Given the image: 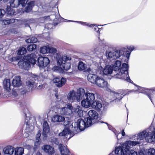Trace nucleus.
Returning a JSON list of instances; mask_svg holds the SVG:
<instances>
[{
    "label": "nucleus",
    "instance_id": "55",
    "mask_svg": "<svg viewBox=\"0 0 155 155\" xmlns=\"http://www.w3.org/2000/svg\"><path fill=\"white\" fill-rule=\"evenodd\" d=\"M125 80H126L127 81L129 82H130L131 80L130 79L129 76L127 77L126 78Z\"/></svg>",
    "mask_w": 155,
    "mask_h": 155
},
{
    "label": "nucleus",
    "instance_id": "45",
    "mask_svg": "<svg viewBox=\"0 0 155 155\" xmlns=\"http://www.w3.org/2000/svg\"><path fill=\"white\" fill-rule=\"evenodd\" d=\"M36 48V46L35 44L29 45L27 48L28 50L29 51H32Z\"/></svg>",
    "mask_w": 155,
    "mask_h": 155
},
{
    "label": "nucleus",
    "instance_id": "8",
    "mask_svg": "<svg viewBox=\"0 0 155 155\" xmlns=\"http://www.w3.org/2000/svg\"><path fill=\"white\" fill-rule=\"evenodd\" d=\"M147 135L146 137V140L147 142H152L155 141V128L152 131L150 130V128L147 129Z\"/></svg>",
    "mask_w": 155,
    "mask_h": 155
},
{
    "label": "nucleus",
    "instance_id": "50",
    "mask_svg": "<svg viewBox=\"0 0 155 155\" xmlns=\"http://www.w3.org/2000/svg\"><path fill=\"white\" fill-rule=\"evenodd\" d=\"M19 60V58L17 57H13L12 58H10L9 60L11 61H18Z\"/></svg>",
    "mask_w": 155,
    "mask_h": 155
},
{
    "label": "nucleus",
    "instance_id": "36",
    "mask_svg": "<svg viewBox=\"0 0 155 155\" xmlns=\"http://www.w3.org/2000/svg\"><path fill=\"white\" fill-rule=\"evenodd\" d=\"M75 111L77 112L78 115L79 117H81L83 115V111L81 107L79 106H77L75 109Z\"/></svg>",
    "mask_w": 155,
    "mask_h": 155
},
{
    "label": "nucleus",
    "instance_id": "20",
    "mask_svg": "<svg viewBox=\"0 0 155 155\" xmlns=\"http://www.w3.org/2000/svg\"><path fill=\"white\" fill-rule=\"evenodd\" d=\"M78 127L81 130H84L87 127L84 119H79L77 123Z\"/></svg>",
    "mask_w": 155,
    "mask_h": 155
},
{
    "label": "nucleus",
    "instance_id": "11",
    "mask_svg": "<svg viewBox=\"0 0 155 155\" xmlns=\"http://www.w3.org/2000/svg\"><path fill=\"white\" fill-rule=\"evenodd\" d=\"M148 132L147 131V129H146L138 134L136 144L140 143L143 141L144 139H146L147 132Z\"/></svg>",
    "mask_w": 155,
    "mask_h": 155
},
{
    "label": "nucleus",
    "instance_id": "46",
    "mask_svg": "<svg viewBox=\"0 0 155 155\" xmlns=\"http://www.w3.org/2000/svg\"><path fill=\"white\" fill-rule=\"evenodd\" d=\"M147 154L148 155H155V149L153 148H150L148 150Z\"/></svg>",
    "mask_w": 155,
    "mask_h": 155
},
{
    "label": "nucleus",
    "instance_id": "25",
    "mask_svg": "<svg viewBox=\"0 0 155 155\" xmlns=\"http://www.w3.org/2000/svg\"><path fill=\"white\" fill-rule=\"evenodd\" d=\"M91 106L93 108L99 110L102 107V105L101 101H95L93 102L91 104Z\"/></svg>",
    "mask_w": 155,
    "mask_h": 155
},
{
    "label": "nucleus",
    "instance_id": "12",
    "mask_svg": "<svg viewBox=\"0 0 155 155\" xmlns=\"http://www.w3.org/2000/svg\"><path fill=\"white\" fill-rule=\"evenodd\" d=\"M36 77H31L26 83V87L28 88V91H31L35 87V83L36 80Z\"/></svg>",
    "mask_w": 155,
    "mask_h": 155
},
{
    "label": "nucleus",
    "instance_id": "37",
    "mask_svg": "<svg viewBox=\"0 0 155 155\" xmlns=\"http://www.w3.org/2000/svg\"><path fill=\"white\" fill-rule=\"evenodd\" d=\"M24 149L21 147H17L15 150V155H22L24 153Z\"/></svg>",
    "mask_w": 155,
    "mask_h": 155
},
{
    "label": "nucleus",
    "instance_id": "35",
    "mask_svg": "<svg viewBox=\"0 0 155 155\" xmlns=\"http://www.w3.org/2000/svg\"><path fill=\"white\" fill-rule=\"evenodd\" d=\"M70 133V130L69 128H65L61 133L59 134V135L60 136H64L67 138V137H66V136L69 134Z\"/></svg>",
    "mask_w": 155,
    "mask_h": 155
},
{
    "label": "nucleus",
    "instance_id": "15",
    "mask_svg": "<svg viewBox=\"0 0 155 155\" xmlns=\"http://www.w3.org/2000/svg\"><path fill=\"white\" fill-rule=\"evenodd\" d=\"M66 81V79L63 78H62L61 79L58 78H55L53 80V82L55 83V85L58 87H61L64 85Z\"/></svg>",
    "mask_w": 155,
    "mask_h": 155
},
{
    "label": "nucleus",
    "instance_id": "58",
    "mask_svg": "<svg viewBox=\"0 0 155 155\" xmlns=\"http://www.w3.org/2000/svg\"><path fill=\"white\" fill-rule=\"evenodd\" d=\"M36 155H42L40 152H37L36 153Z\"/></svg>",
    "mask_w": 155,
    "mask_h": 155
},
{
    "label": "nucleus",
    "instance_id": "56",
    "mask_svg": "<svg viewBox=\"0 0 155 155\" xmlns=\"http://www.w3.org/2000/svg\"><path fill=\"white\" fill-rule=\"evenodd\" d=\"M121 134L122 136H124L125 135V133L124 131V130L123 129L121 131Z\"/></svg>",
    "mask_w": 155,
    "mask_h": 155
},
{
    "label": "nucleus",
    "instance_id": "21",
    "mask_svg": "<svg viewBox=\"0 0 155 155\" xmlns=\"http://www.w3.org/2000/svg\"><path fill=\"white\" fill-rule=\"evenodd\" d=\"M65 120L64 117L56 114L54 115L52 118V121L54 122H63Z\"/></svg>",
    "mask_w": 155,
    "mask_h": 155
},
{
    "label": "nucleus",
    "instance_id": "5",
    "mask_svg": "<svg viewBox=\"0 0 155 155\" xmlns=\"http://www.w3.org/2000/svg\"><path fill=\"white\" fill-rule=\"evenodd\" d=\"M81 93L80 91V88L76 92L74 91H70L69 94L68 96V99L71 101L74 100L79 101L81 99Z\"/></svg>",
    "mask_w": 155,
    "mask_h": 155
},
{
    "label": "nucleus",
    "instance_id": "38",
    "mask_svg": "<svg viewBox=\"0 0 155 155\" xmlns=\"http://www.w3.org/2000/svg\"><path fill=\"white\" fill-rule=\"evenodd\" d=\"M35 2L31 1L27 3V6L26 7L25 10H32L35 5Z\"/></svg>",
    "mask_w": 155,
    "mask_h": 155
},
{
    "label": "nucleus",
    "instance_id": "62",
    "mask_svg": "<svg viewBox=\"0 0 155 155\" xmlns=\"http://www.w3.org/2000/svg\"><path fill=\"white\" fill-rule=\"evenodd\" d=\"M25 11L27 12V13H28V12H30V10H25Z\"/></svg>",
    "mask_w": 155,
    "mask_h": 155
},
{
    "label": "nucleus",
    "instance_id": "43",
    "mask_svg": "<svg viewBox=\"0 0 155 155\" xmlns=\"http://www.w3.org/2000/svg\"><path fill=\"white\" fill-rule=\"evenodd\" d=\"M26 64L27 63L23 60L20 61L18 64V66L21 68H25V66Z\"/></svg>",
    "mask_w": 155,
    "mask_h": 155
},
{
    "label": "nucleus",
    "instance_id": "63",
    "mask_svg": "<svg viewBox=\"0 0 155 155\" xmlns=\"http://www.w3.org/2000/svg\"><path fill=\"white\" fill-rule=\"evenodd\" d=\"M55 96L58 99V95H57V94H55Z\"/></svg>",
    "mask_w": 155,
    "mask_h": 155
},
{
    "label": "nucleus",
    "instance_id": "53",
    "mask_svg": "<svg viewBox=\"0 0 155 155\" xmlns=\"http://www.w3.org/2000/svg\"><path fill=\"white\" fill-rule=\"evenodd\" d=\"M12 94L15 97H16L18 95L17 92L15 90H13L12 91Z\"/></svg>",
    "mask_w": 155,
    "mask_h": 155
},
{
    "label": "nucleus",
    "instance_id": "7",
    "mask_svg": "<svg viewBox=\"0 0 155 155\" xmlns=\"http://www.w3.org/2000/svg\"><path fill=\"white\" fill-rule=\"evenodd\" d=\"M129 148L126 146H124V144L122 147H118L116 148L114 152L116 154L118 155H128L129 153Z\"/></svg>",
    "mask_w": 155,
    "mask_h": 155
},
{
    "label": "nucleus",
    "instance_id": "54",
    "mask_svg": "<svg viewBox=\"0 0 155 155\" xmlns=\"http://www.w3.org/2000/svg\"><path fill=\"white\" fill-rule=\"evenodd\" d=\"M8 12L9 13L10 12V13L11 15H16V13H15L14 12V11H15V10H8Z\"/></svg>",
    "mask_w": 155,
    "mask_h": 155
},
{
    "label": "nucleus",
    "instance_id": "10",
    "mask_svg": "<svg viewBox=\"0 0 155 155\" xmlns=\"http://www.w3.org/2000/svg\"><path fill=\"white\" fill-rule=\"evenodd\" d=\"M28 0H18L17 1L14 0L10 4V10H12V8L18 7L20 5H21L23 7H24Z\"/></svg>",
    "mask_w": 155,
    "mask_h": 155
},
{
    "label": "nucleus",
    "instance_id": "2",
    "mask_svg": "<svg viewBox=\"0 0 155 155\" xmlns=\"http://www.w3.org/2000/svg\"><path fill=\"white\" fill-rule=\"evenodd\" d=\"M128 69V65L125 63H123L120 71H118V72H116L115 74H114V77L116 78L125 79L126 78L129 77Z\"/></svg>",
    "mask_w": 155,
    "mask_h": 155
},
{
    "label": "nucleus",
    "instance_id": "6",
    "mask_svg": "<svg viewBox=\"0 0 155 155\" xmlns=\"http://www.w3.org/2000/svg\"><path fill=\"white\" fill-rule=\"evenodd\" d=\"M80 91L81 93V99L83 97L84 99L85 98L91 102L94 101L95 99L94 94L89 91L85 92L84 90L82 88H80Z\"/></svg>",
    "mask_w": 155,
    "mask_h": 155
},
{
    "label": "nucleus",
    "instance_id": "64",
    "mask_svg": "<svg viewBox=\"0 0 155 155\" xmlns=\"http://www.w3.org/2000/svg\"><path fill=\"white\" fill-rule=\"evenodd\" d=\"M8 0H3L4 2H7Z\"/></svg>",
    "mask_w": 155,
    "mask_h": 155
},
{
    "label": "nucleus",
    "instance_id": "42",
    "mask_svg": "<svg viewBox=\"0 0 155 155\" xmlns=\"http://www.w3.org/2000/svg\"><path fill=\"white\" fill-rule=\"evenodd\" d=\"M37 39L35 37H32L31 38L26 40V41L28 43H35L37 42Z\"/></svg>",
    "mask_w": 155,
    "mask_h": 155
},
{
    "label": "nucleus",
    "instance_id": "34",
    "mask_svg": "<svg viewBox=\"0 0 155 155\" xmlns=\"http://www.w3.org/2000/svg\"><path fill=\"white\" fill-rule=\"evenodd\" d=\"M85 123L87 127H89L91 126L93 123H94L95 121L90 118L88 117L84 119Z\"/></svg>",
    "mask_w": 155,
    "mask_h": 155
},
{
    "label": "nucleus",
    "instance_id": "49",
    "mask_svg": "<svg viewBox=\"0 0 155 155\" xmlns=\"http://www.w3.org/2000/svg\"><path fill=\"white\" fill-rule=\"evenodd\" d=\"M57 52L56 49L53 48L51 47L48 48V52L52 53H55Z\"/></svg>",
    "mask_w": 155,
    "mask_h": 155
},
{
    "label": "nucleus",
    "instance_id": "33",
    "mask_svg": "<svg viewBox=\"0 0 155 155\" xmlns=\"http://www.w3.org/2000/svg\"><path fill=\"white\" fill-rule=\"evenodd\" d=\"M61 108H59L57 106H53L51 107L50 111H52L55 114H61Z\"/></svg>",
    "mask_w": 155,
    "mask_h": 155
},
{
    "label": "nucleus",
    "instance_id": "47",
    "mask_svg": "<svg viewBox=\"0 0 155 155\" xmlns=\"http://www.w3.org/2000/svg\"><path fill=\"white\" fill-rule=\"evenodd\" d=\"M114 96L116 98V99H115V100L118 99L119 100H121L123 97V96L122 97L121 96L122 94L120 95L119 94L116 92H114Z\"/></svg>",
    "mask_w": 155,
    "mask_h": 155
},
{
    "label": "nucleus",
    "instance_id": "9",
    "mask_svg": "<svg viewBox=\"0 0 155 155\" xmlns=\"http://www.w3.org/2000/svg\"><path fill=\"white\" fill-rule=\"evenodd\" d=\"M49 62L50 60L47 57H40L38 59V65L41 67H46Z\"/></svg>",
    "mask_w": 155,
    "mask_h": 155
},
{
    "label": "nucleus",
    "instance_id": "61",
    "mask_svg": "<svg viewBox=\"0 0 155 155\" xmlns=\"http://www.w3.org/2000/svg\"><path fill=\"white\" fill-rule=\"evenodd\" d=\"M69 21H72V22H79V21H70V20H69Z\"/></svg>",
    "mask_w": 155,
    "mask_h": 155
},
{
    "label": "nucleus",
    "instance_id": "40",
    "mask_svg": "<svg viewBox=\"0 0 155 155\" xmlns=\"http://www.w3.org/2000/svg\"><path fill=\"white\" fill-rule=\"evenodd\" d=\"M136 145V142L133 141H127L124 144V146L125 147L127 146L129 147L130 148V147L133 146H135Z\"/></svg>",
    "mask_w": 155,
    "mask_h": 155
},
{
    "label": "nucleus",
    "instance_id": "14",
    "mask_svg": "<svg viewBox=\"0 0 155 155\" xmlns=\"http://www.w3.org/2000/svg\"><path fill=\"white\" fill-rule=\"evenodd\" d=\"M95 84L98 87L103 88L107 86V83L103 78L98 77Z\"/></svg>",
    "mask_w": 155,
    "mask_h": 155
},
{
    "label": "nucleus",
    "instance_id": "44",
    "mask_svg": "<svg viewBox=\"0 0 155 155\" xmlns=\"http://www.w3.org/2000/svg\"><path fill=\"white\" fill-rule=\"evenodd\" d=\"M48 48L46 46H44L40 48V52L42 54H45L48 52Z\"/></svg>",
    "mask_w": 155,
    "mask_h": 155
},
{
    "label": "nucleus",
    "instance_id": "48",
    "mask_svg": "<svg viewBox=\"0 0 155 155\" xmlns=\"http://www.w3.org/2000/svg\"><path fill=\"white\" fill-rule=\"evenodd\" d=\"M41 135V132L40 131H38V133L37 134L36 136V142H35V144H36V143H38L40 140V137Z\"/></svg>",
    "mask_w": 155,
    "mask_h": 155
},
{
    "label": "nucleus",
    "instance_id": "19",
    "mask_svg": "<svg viewBox=\"0 0 155 155\" xmlns=\"http://www.w3.org/2000/svg\"><path fill=\"white\" fill-rule=\"evenodd\" d=\"M43 128L42 135L44 137H46L47 136V134L49 132L50 129L49 126L46 121H45L44 122Z\"/></svg>",
    "mask_w": 155,
    "mask_h": 155
},
{
    "label": "nucleus",
    "instance_id": "26",
    "mask_svg": "<svg viewBox=\"0 0 155 155\" xmlns=\"http://www.w3.org/2000/svg\"><path fill=\"white\" fill-rule=\"evenodd\" d=\"M3 85L4 88L6 91H10L11 83L9 79H5L3 81Z\"/></svg>",
    "mask_w": 155,
    "mask_h": 155
},
{
    "label": "nucleus",
    "instance_id": "52",
    "mask_svg": "<svg viewBox=\"0 0 155 155\" xmlns=\"http://www.w3.org/2000/svg\"><path fill=\"white\" fill-rule=\"evenodd\" d=\"M53 142H54L55 143V144L57 145H58L59 143V142L58 141V139L56 138H54L53 139Z\"/></svg>",
    "mask_w": 155,
    "mask_h": 155
},
{
    "label": "nucleus",
    "instance_id": "41",
    "mask_svg": "<svg viewBox=\"0 0 155 155\" xmlns=\"http://www.w3.org/2000/svg\"><path fill=\"white\" fill-rule=\"evenodd\" d=\"M26 52V50L25 48L24 47L20 48L18 49V55H23L25 54Z\"/></svg>",
    "mask_w": 155,
    "mask_h": 155
},
{
    "label": "nucleus",
    "instance_id": "31",
    "mask_svg": "<svg viewBox=\"0 0 155 155\" xmlns=\"http://www.w3.org/2000/svg\"><path fill=\"white\" fill-rule=\"evenodd\" d=\"M81 104L83 107L85 108H88L90 107L92 102L89 101L87 100V99H84V100H82L81 101Z\"/></svg>",
    "mask_w": 155,
    "mask_h": 155
},
{
    "label": "nucleus",
    "instance_id": "3",
    "mask_svg": "<svg viewBox=\"0 0 155 155\" xmlns=\"http://www.w3.org/2000/svg\"><path fill=\"white\" fill-rule=\"evenodd\" d=\"M155 91V88L153 89H145L142 87L136 85V93H143L148 96L152 102V98L154 97L153 93Z\"/></svg>",
    "mask_w": 155,
    "mask_h": 155
},
{
    "label": "nucleus",
    "instance_id": "17",
    "mask_svg": "<svg viewBox=\"0 0 155 155\" xmlns=\"http://www.w3.org/2000/svg\"><path fill=\"white\" fill-rule=\"evenodd\" d=\"M42 149L48 155H52L54 153V148L53 147L48 145H45L42 147Z\"/></svg>",
    "mask_w": 155,
    "mask_h": 155
},
{
    "label": "nucleus",
    "instance_id": "22",
    "mask_svg": "<svg viewBox=\"0 0 155 155\" xmlns=\"http://www.w3.org/2000/svg\"><path fill=\"white\" fill-rule=\"evenodd\" d=\"M69 108L66 107L61 108V114L64 115H69L71 113V110L73 107L71 105Z\"/></svg>",
    "mask_w": 155,
    "mask_h": 155
},
{
    "label": "nucleus",
    "instance_id": "39",
    "mask_svg": "<svg viewBox=\"0 0 155 155\" xmlns=\"http://www.w3.org/2000/svg\"><path fill=\"white\" fill-rule=\"evenodd\" d=\"M86 64L84 63L82 61L79 62L78 64V68L79 70L82 71L86 69Z\"/></svg>",
    "mask_w": 155,
    "mask_h": 155
},
{
    "label": "nucleus",
    "instance_id": "57",
    "mask_svg": "<svg viewBox=\"0 0 155 155\" xmlns=\"http://www.w3.org/2000/svg\"><path fill=\"white\" fill-rule=\"evenodd\" d=\"M138 155H144V153L142 150L140 151V152L138 153Z\"/></svg>",
    "mask_w": 155,
    "mask_h": 155
},
{
    "label": "nucleus",
    "instance_id": "13",
    "mask_svg": "<svg viewBox=\"0 0 155 155\" xmlns=\"http://www.w3.org/2000/svg\"><path fill=\"white\" fill-rule=\"evenodd\" d=\"M24 59L31 64H34L36 62V55L35 54H31L25 56Z\"/></svg>",
    "mask_w": 155,
    "mask_h": 155
},
{
    "label": "nucleus",
    "instance_id": "60",
    "mask_svg": "<svg viewBox=\"0 0 155 155\" xmlns=\"http://www.w3.org/2000/svg\"><path fill=\"white\" fill-rule=\"evenodd\" d=\"M70 105H71V106H72L71 104H69L68 105H67V107H68L67 108H69V107H70L71 106Z\"/></svg>",
    "mask_w": 155,
    "mask_h": 155
},
{
    "label": "nucleus",
    "instance_id": "59",
    "mask_svg": "<svg viewBox=\"0 0 155 155\" xmlns=\"http://www.w3.org/2000/svg\"><path fill=\"white\" fill-rule=\"evenodd\" d=\"M43 86L42 85H39V88H41L43 87Z\"/></svg>",
    "mask_w": 155,
    "mask_h": 155
},
{
    "label": "nucleus",
    "instance_id": "51",
    "mask_svg": "<svg viewBox=\"0 0 155 155\" xmlns=\"http://www.w3.org/2000/svg\"><path fill=\"white\" fill-rule=\"evenodd\" d=\"M5 10H0V18H2L5 13Z\"/></svg>",
    "mask_w": 155,
    "mask_h": 155
},
{
    "label": "nucleus",
    "instance_id": "30",
    "mask_svg": "<svg viewBox=\"0 0 155 155\" xmlns=\"http://www.w3.org/2000/svg\"><path fill=\"white\" fill-rule=\"evenodd\" d=\"M113 72H114V71L113 70L112 67L109 65L105 67L104 70V73L105 75L111 74L112 72V74H113V76H114V73H113Z\"/></svg>",
    "mask_w": 155,
    "mask_h": 155
},
{
    "label": "nucleus",
    "instance_id": "28",
    "mask_svg": "<svg viewBox=\"0 0 155 155\" xmlns=\"http://www.w3.org/2000/svg\"><path fill=\"white\" fill-rule=\"evenodd\" d=\"M3 151L5 154L11 155L14 151V149L12 146H8L3 149Z\"/></svg>",
    "mask_w": 155,
    "mask_h": 155
},
{
    "label": "nucleus",
    "instance_id": "27",
    "mask_svg": "<svg viewBox=\"0 0 155 155\" xmlns=\"http://www.w3.org/2000/svg\"><path fill=\"white\" fill-rule=\"evenodd\" d=\"M98 77L96 75L89 74L88 75L87 79L88 81L93 84H95Z\"/></svg>",
    "mask_w": 155,
    "mask_h": 155
},
{
    "label": "nucleus",
    "instance_id": "1",
    "mask_svg": "<svg viewBox=\"0 0 155 155\" xmlns=\"http://www.w3.org/2000/svg\"><path fill=\"white\" fill-rule=\"evenodd\" d=\"M55 57L58 64L62 69L68 71L70 68V61L71 59V56L66 55L61 56L60 54H56Z\"/></svg>",
    "mask_w": 155,
    "mask_h": 155
},
{
    "label": "nucleus",
    "instance_id": "32",
    "mask_svg": "<svg viewBox=\"0 0 155 155\" xmlns=\"http://www.w3.org/2000/svg\"><path fill=\"white\" fill-rule=\"evenodd\" d=\"M15 19L12 18L10 19L3 20H1V21L2 25H5L14 23L15 22Z\"/></svg>",
    "mask_w": 155,
    "mask_h": 155
},
{
    "label": "nucleus",
    "instance_id": "4",
    "mask_svg": "<svg viewBox=\"0 0 155 155\" xmlns=\"http://www.w3.org/2000/svg\"><path fill=\"white\" fill-rule=\"evenodd\" d=\"M127 51L126 49H124V50H120L113 52L110 51L107 54V56L109 59L110 61H112L116 59L119 58L121 55L124 54V51Z\"/></svg>",
    "mask_w": 155,
    "mask_h": 155
},
{
    "label": "nucleus",
    "instance_id": "23",
    "mask_svg": "<svg viewBox=\"0 0 155 155\" xmlns=\"http://www.w3.org/2000/svg\"><path fill=\"white\" fill-rule=\"evenodd\" d=\"M121 62L119 61H116L114 65H113V69L114 72L113 73L116 74V72H118V71L120 69L121 70Z\"/></svg>",
    "mask_w": 155,
    "mask_h": 155
},
{
    "label": "nucleus",
    "instance_id": "18",
    "mask_svg": "<svg viewBox=\"0 0 155 155\" xmlns=\"http://www.w3.org/2000/svg\"><path fill=\"white\" fill-rule=\"evenodd\" d=\"M12 84L13 86L15 87H18L21 86L22 84V81L20 77H15L12 80Z\"/></svg>",
    "mask_w": 155,
    "mask_h": 155
},
{
    "label": "nucleus",
    "instance_id": "24",
    "mask_svg": "<svg viewBox=\"0 0 155 155\" xmlns=\"http://www.w3.org/2000/svg\"><path fill=\"white\" fill-rule=\"evenodd\" d=\"M88 115L89 116V117L94 120L95 121L98 117L97 113L95 111L93 110L89 111L88 113Z\"/></svg>",
    "mask_w": 155,
    "mask_h": 155
},
{
    "label": "nucleus",
    "instance_id": "16",
    "mask_svg": "<svg viewBox=\"0 0 155 155\" xmlns=\"http://www.w3.org/2000/svg\"><path fill=\"white\" fill-rule=\"evenodd\" d=\"M124 49H126L127 51H124V54H123V55L125 59L124 62H127L128 60L130 53L133 50V48L132 47H129L127 49L124 48L120 50H124Z\"/></svg>",
    "mask_w": 155,
    "mask_h": 155
},
{
    "label": "nucleus",
    "instance_id": "29",
    "mask_svg": "<svg viewBox=\"0 0 155 155\" xmlns=\"http://www.w3.org/2000/svg\"><path fill=\"white\" fill-rule=\"evenodd\" d=\"M59 148L61 153V155L68 154L69 151L66 147L63 146L62 144H60L59 145Z\"/></svg>",
    "mask_w": 155,
    "mask_h": 155
}]
</instances>
